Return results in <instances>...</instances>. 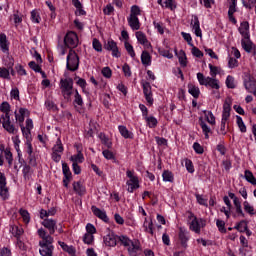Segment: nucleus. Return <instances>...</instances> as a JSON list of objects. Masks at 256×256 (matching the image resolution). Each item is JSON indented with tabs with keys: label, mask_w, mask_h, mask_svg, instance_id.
<instances>
[{
	"label": "nucleus",
	"mask_w": 256,
	"mask_h": 256,
	"mask_svg": "<svg viewBox=\"0 0 256 256\" xmlns=\"http://www.w3.org/2000/svg\"><path fill=\"white\" fill-rule=\"evenodd\" d=\"M145 121L150 129H155L157 127L159 121H157V118L155 116H146Z\"/></svg>",
	"instance_id": "nucleus-36"
},
{
	"label": "nucleus",
	"mask_w": 256,
	"mask_h": 256,
	"mask_svg": "<svg viewBox=\"0 0 256 256\" xmlns=\"http://www.w3.org/2000/svg\"><path fill=\"white\" fill-rule=\"evenodd\" d=\"M203 113L207 123H209L210 125H215L216 121H215V115H213V112L204 110Z\"/></svg>",
	"instance_id": "nucleus-43"
},
{
	"label": "nucleus",
	"mask_w": 256,
	"mask_h": 256,
	"mask_svg": "<svg viewBox=\"0 0 256 256\" xmlns=\"http://www.w3.org/2000/svg\"><path fill=\"white\" fill-rule=\"evenodd\" d=\"M14 115L19 125H23V123L25 122V117H29L31 115V112L27 108H19L18 112H14Z\"/></svg>",
	"instance_id": "nucleus-15"
},
{
	"label": "nucleus",
	"mask_w": 256,
	"mask_h": 256,
	"mask_svg": "<svg viewBox=\"0 0 256 256\" xmlns=\"http://www.w3.org/2000/svg\"><path fill=\"white\" fill-rule=\"evenodd\" d=\"M199 125L202 129L205 139H209V133H211V128L207 125V123H205L203 118H199Z\"/></svg>",
	"instance_id": "nucleus-31"
},
{
	"label": "nucleus",
	"mask_w": 256,
	"mask_h": 256,
	"mask_svg": "<svg viewBox=\"0 0 256 256\" xmlns=\"http://www.w3.org/2000/svg\"><path fill=\"white\" fill-rule=\"evenodd\" d=\"M127 251L129 253L130 256H139L141 255V246L135 244L134 242H132L129 247L127 248Z\"/></svg>",
	"instance_id": "nucleus-24"
},
{
	"label": "nucleus",
	"mask_w": 256,
	"mask_h": 256,
	"mask_svg": "<svg viewBox=\"0 0 256 256\" xmlns=\"http://www.w3.org/2000/svg\"><path fill=\"white\" fill-rule=\"evenodd\" d=\"M58 245H60L61 249H63V251H65L68 255H75V247L69 246L63 241H58Z\"/></svg>",
	"instance_id": "nucleus-28"
},
{
	"label": "nucleus",
	"mask_w": 256,
	"mask_h": 256,
	"mask_svg": "<svg viewBox=\"0 0 256 256\" xmlns=\"http://www.w3.org/2000/svg\"><path fill=\"white\" fill-rule=\"evenodd\" d=\"M241 45L246 53H252L256 49L255 43L251 40V34H244L241 39Z\"/></svg>",
	"instance_id": "nucleus-8"
},
{
	"label": "nucleus",
	"mask_w": 256,
	"mask_h": 256,
	"mask_svg": "<svg viewBox=\"0 0 256 256\" xmlns=\"http://www.w3.org/2000/svg\"><path fill=\"white\" fill-rule=\"evenodd\" d=\"M143 228L145 233H149L152 236L155 235V231L153 230V220H150V222L147 224V218H145Z\"/></svg>",
	"instance_id": "nucleus-37"
},
{
	"label": "nucleus",
	"mask_w": 256,
	"mask_h": 256,
	"mask_svg": "<svg viewBox=\"0 0 256 256\" xmlns=\"http://www.w3.org/2000/svg\"><path fill=\"white\" fill-rule=\"evenodd\" d=\"M162 179L165 182L173 183V181H175V176H173V172L169 170H164L162 173Z\"/></svg>",
	"instance_id": "nucleus-38"
},
{
	"label": "nucleus",
	"mask_w": 256,
	"mask_h": 256,
	"mask_svg": "<svg viewBox=\"0 0 256 256\" xmlns=\"http://www.w3.org/2000/svg\"><path fill=\"white\" fill-rule=\"evenodd\" d=\"M71 51L73 50H70L66 58V69H68V71H77V69H79V55Z\"/></svg>",
	"instance_id": "nucleus-6"
},
{
	"label": "nucleus",
	"mask_w": 256,
	"mask_h": 256,
	"mask_svg": "<svg viewBox=\"0 0 256 256\" xmlns=\"http://www.w3.org/2000/svg\"><path fill=\"white\" fill-rule=\"evenodd\" d=\"M193 57H197L198 59H201L203 57V52L200 51L199 48L192 46V51H191Z\"/></svg>",
	"instance_id": "nucleus-64"
},
{
	"label": "nucleus",
	"mask_w": 256,
	"mask_h": 256,
	"mask_svg": "<svg viewBox=\"0 0 256 256\" xmlns=\"http://www.w3.org/2000/svg\"><path fill=\"white\" fill-rule=\"evenodd\" d=\"M92 47L95 51H97V53H101V51H103V45L101 44V42L97 38L93 39Z\"/></svg>",
	"instance_id": "nucleus-50"
},
{
	"label": "nucleus",
	"mask_w": 256,
	"mask_h": 256,
	"mask_svg": "<svg viewBox=\"0 0 256 256\" xmlns=\"http://www.w3.org/2000/svg\"><path fill=\"white\" fill-rule=\"evenodd\" d=\"M119 235L115 232L110 231L106 236L103 237V241L107 247H117Z\"/></svg>",
	"instance_id": "nucleus-13"
},
{
	"label": "nucleus",
	"mask_w": 256,
	"mask_h": 256,
	"mask_svg": "<svg viewBox=\"0 0 256 256\" xmlns=\"http://www.w3.org/2000/svg\"><path fill=\"white\" fill-rule=\"evenodd\" d=\"M19 213L23 219V222L26 223V225L29 224V222L31 221V214H29V211L21 208L19 210Z\"/></svg>",
	"instance_id": "nucleus-47"
},
{
	"label": "nucleus",
	"mask_w": 256,
	"mask_h": 256,
	"mask_svg": "<svg viewBox=\"0 0 256 256\" xmlns=\"http://www.w3.org/2000/svg\"><path fill=\"white\" fill-rule=\"evenodd\" d=\"M43 227L48 229L50 235H55V231H57V221L53 219L46 218L42 222Z\"/></svg>",
	"instance_id": "nucleus-16"
},
{
	"label": "nucleus",
	"mask_w": 256,
	"mask_h": 256,
	"mask_svg": "<svg viewBox=\"0 0 256 256\" xmlns=\"http://www.w3.org/2000/svg\"><path fill=\"white\" fill-rule=\"evenodd\" d=\"M64 45L68 49H75L79 45V36L74 31H69L64 37Z\"/></svg>",
	"instance_id": "nucleus-7"
},
{
	"label": "nucleus",
	"mask_w": 256,
	"mask_h": 256,
	"mask_svg": "<svg viewBox=\"0 0 256 256\" xmlns=\"http://www.w3.org/2000/svg\"><path fill=\"white\" fill-rule=\"evenodd\" d=\"M178 57V61L181 65V67H187V54L185 53V50H180L178 53H176Z\"/></svg>",
	"instance_id": "nucleus-32"
},
{
	"label": "nucleus",
	"mask_w": 256,
	"mask_h": 256,
	"mask_svg": "<svg viewBox=\"0 0 256 256\" xmlns=\"http://www.w3.org/2000/svg\"><path fill=\"white\" fill-rule=\"evenodd\" d=\"M244 179H246L248 183H251V185H256V178L250 170H245Z\"/></svg>",
	"instance_id": "nucleus-42"
},
{
	"label": "nucleus",
	"mask_w": 256,
	"mask_h": 256,
	"mask_svg": "<svg viewBox=\"0 0 256 256\" xmlns=\"http://www.w3.org/2000/svg\"><path fill=\"white\" fill-rule=\"evenodd\" d=\"M126 177L128 178V180L126 181L128 193H135L136 189H139V187H141V185L139 184V176H137L135 170H127Z\"/></svg>",
	"instance_id": "nucleus-3"
},
{
	"label": "nucleus",
	"mask_w": 256,
	"mask_h": 256,
	"mask_svg": "<svg viewBox=\"0 0 256 256\" xmlns=\"http://www.w3.org/2000/svg\"><path fill=\"white\" fill-rule=\"evenodd\" d=\"M11 232L14 235V237L19 240L21 238V235H23L24 231L23 228H20L19 226H12Z\"/></svg>",
	"instance_id": "nucleus-48"
},
{
	"label": "nucleus",
	"mask_w": 256,
	"mask_h": 256,
	"mask_svg": "<svg viewBox=\"0 0 256 256\" xmlns=\"http://www.w3.org/2000/svg\"><path fill=\"white\" fill-rule=\"evenodd\" d=\"M4 157L8 163V167H13V153L11 152V148H6Z\"/></svg>",
	"instance_id": "nucleus-40"
},
{
	"label": "nucleus",
	"mask_w": 256,
	"mask_h": 256,
	"mask_svg": "<svg viewBox=\"0 0 256 256\" xmlns=\"http://www.w3.org/2000/svg\"><path fill=\"white\" fill-rule=\"evenodd\" d=\"M151 54L148 51L144 50L141 54V63L145 65V67L151 66Z\"/></svg>",
	"instance_id": "nucleus-27"
},
{
	"label": "nucleus",
	"mask_w": 256,
	"mask_h": 256,
	"mask_svg": "<svg viewBox=\"0 0 256 256\" xmlns=\"http://www.w3.org/2000/svg\"><path fill=\"white\" fill-rule=\"evenodd\" d=\"M118 243H121V245H123L124 247L129 248L133 242H132V240H130L129 237H127L125 235H120V236H118Z\"/></svg>",
	"instance_id": "nucleus-41"
},
{
	"label": "nucleus",
	"mask_w": 256,
	"mask_h": 256,
	"mask_svg": "<svg viewBox=\"0 0 256 256\" xmlns=\"http://www.w3.org/2000/svg\"><path fill=\"white\" fill-rule=\"evenodd\" d=\"M101 73H102L103 77H105L106 79H111V77H113V71L111 70V68L109 66L102 68Z\"/></svg>",
	"instance_id": "nucleus-54"
},
{
	"label": "nucleus",
	"mask_w": 256,
	"mask_h": 256,
	"mask_svg": "<svg viewBox=\"0 0 256 256\" xmlns=\"http://www.w3.org/2000/svg\"><path fill=\"white\" fill-rule=\"evenodd\" d=\"M0 111L4 113L0 117V123L2 124L3 129L7 131L10 135H17L19 133V128L15 127L13 123H11V104L9 102H2L0 105Z\"/></svg>",
	"instance_id": "nucleus-1"
},
{
	"label": "nucleus",
	"mask_w": 256,
	"mask_h": 256,
	"mask_svg": "<svg viewBox=\"0 0 256 256\" xmlns=\"http://www.w3.org/2000/svg\"><path fill=\"white\" fill-rule=\"evenodd\" d=\"M189 239H191V234L186 229L180 228L178 231V240L183 249L189 247Z\"/></svg>",
	"instance_id": "nucleus-10"
},
{
	"label": "nucleus",
	"mask_w": 256,
	"mask_h": 256,
	"mask_svg": "<svg viewBox=\"0 0 256 256\" xmlns=\"http://www.w3.org/2000/svg\"><path fill=\"white\" fill-rule=\"evenodd\" d=\"M234 208L231 210L232 217H245V212H243V206L241 205V200L233 202Z\"/></svg>",
	"instance_id": "nucleus-17"
},
{
	"label": "nucleus",
	"mask_w": 256,
	"mask_h": 256,
	"mask_svg": "<svg viewBox=\"0 0 256 256\" xmlns=\"http://www.w3.org/2000/svg\"><path fill=\"white\" fill-rule=\"evenodd\" d=\"M127 21L129 27H131L133 31H139L141 29V22H139V17L130 16L127 18Z\"/></svg>",
	"instance_id": "nucleus-20"
},
{
	"label": "nucleus",
	"mask_w": 256,
	"mask_h": 256,
	"mask_svg": "<svg viewBox=\"0 0 256 256\" xmlns=\"http://www.w3.org/2000/svg\"><path fill=\"white\" fill-rule=\"evenodd\" d=\"M124 47H125L128 55H130V57H132V59H135V50L133 49V45H131L129 42H125Z\"/></svg>",
	"instance_id": "nucleus-53"
},
{
	"label": "nucleus",
	"mask_w": 256,
	"mask_h": 256,
	"mask_svg": "<svg viewBox=\"0 0 256 256\" xmlns=\"http://www.w3.org/2000/svg\"><path fill=\"white\" fill-rule=\"evenodd\" d=\"M188 93L192 95L194 99H199V95H201V90L193 84H188Z\"/></svg>",
	"instance_id": "nucleus-30"
},
{
	"label": "nucleus",
	"mask_w": 256,
	"mask_h": 256,
	"mask_svg": "<svg viewBox=\"0 0 256 256\" xmlns=\"http://www.w3.org/2000/svg\"><path fill=\"white\" fill-rule=\"evenodd\" d=\"M0 78L1 79H10L9 69L5 67H0Z\"/></svg>",
	"instance_id": "nucleus-63"
},
{
	"label": "nucleus",
	"mask_w": 256,
	"mask_h": 256,
	"mask_svg": "<svg viewBox=\"0 0 256 256\" xmlns=\"http://www.w3.org/2000/svg\"><path fill=\"white\" fill-rule=\"evenodd\" d=\"M238 31L242 37H245V35H251V33L249 32V23L247 21H243L240 23Z\"/></svg>",
	"instance_id": "nucleus-29"
},
{
	"label": "nucleus",
	"mask_w": 256,
	"mask_h": 256,
	"mask_svg": "<svg viewBox=\"0 0 256 256\" xmlns=\"http://www.w3.org/2000/svg\"><path fill=\"white\" fill-rule=\"evenodd\" d=\"M51 235L52 234L46 235L44 239L39 242V253L41 256H53V251H55V246H53V242L55 240Z\"/></svg>",
	"instance_id": "nucleus-2"
},
{
	"label": "nucleus",
	"mask_w": 256,
	"mask_h": 256,
	"mask_svg": "<svg viewBox=\"0 0 256 256\" xmlns=\"http://www.w3.org/2000/svg\"><path fill=\"white\" fill-rule=\"evenodd\" d=\"M31 21L32 23H41V15H39L37 10L31 12Z\"/></svg>",
	"instance_id": "nucleus-58"
},
{
	"label": "nucleus",
	"mask_w": 256,
	"mask_h": 256,
	"mask_svg": "<svg viewBox=\"0 0 256 256\" xmlns=\"http://www.w3.org/2000/svg\"><path fill=\"white\" fill-rule=\"evenodd\" d=\"M242 79L246 91H248V93H252V95L256 97V79L254 76L245 72L242 76Z\"/></svg>",
	"instance_id": "nucleus-5"
},
{
	"label": "nucleus",
	"mask_w": 256,
	"mask_h": 256,
	"mask_svg": "<svg viewBox=\"0 0 256 256\" xmlns=\"http://www.w3.org/2000/svg\"><path fill=\"white\" fill-rule=\"evenodd\" d=\"M229 117H231V103L225 101L223 104V112H222V120L224 122L229 121Z\"/></svg>",
	"instance_id": "nucleus-21"
},
{
	"label": "nucleus",
	"mask_w": 256,
	"mask_h": 256,
	"mask_svg": "<svg viewBox=\"0 0 256 256\" xmlns=\"http://www.w3.org/2000/svg\"><path fill=\"white\" fill-rule=\"evenodd\" d=\"M20 128H21L23 137H25V139H26V143H28V141H30V143H31V141H32L31 140V130L25 129V126L23 124H20Z\"/></svg>",
	"instance_id": "nucleus-51"
},
{
	"label": "nucleus",
	"mask_w": 256,
	"mask_h": 256,
	"mask_svg": "<svg viewBox=\"0 0 256 256\" xmlns=\"http://www.w3.org/2000/svg\"><path fill=\"white\" fill-rule=\"evenodd\" d=\"M247 220H241L240 222H238L235 226L234 229H236V231H239V233H245V231H247L248 226Z\"/></svg>",
	"instance_id": "nucleus-33"
},
{
	"label": "nucleus",
	"mask_w": 256,
	"mask_h": 256,
	"mask_svg": "<svg viewBox=\"0 0 256 256\" xmlns=\"http://www.w3.org/2000/svg\"><path fill=\"white\" fill-rule=\"evenodd\" d=\"M73 104L78 105V107H83V105H85V103L83 102V97L81 96V94H79L78 90H75Z\"/></svg>",
	"instance_id": "nucleus-46"
},
{
	"label": "nucleus",
	"mask_w": 256,
	"mask_h": 256,
	"mask_svg": "<svg viewBox=\"0 0 256 256\" xmlns=\"http://www.w3.org/2000/svg\"><path fill=\"white\" fill-rule=\"evenodd\" d=\"M244 211L250 215V217H253V215H256L255 207H253L249 201L243 202Z\"/></svg>",
	"instance_id": "nucleus-35"
},
{
	"label": "nucleus",
	"mask_w": 256,
	"mask_h": 256,
	"mask_svg": "<svg viewBox=\"0 0 256 256\" xmlns=\"http://www.w3.org/2000/svg\"><path fill=\"white\" fill-rule=\"evenodd\" d=\"M104 49L106 51L112 52V57L119 58L121 57V53L119 52V47H117V42L115 40L110 39L104 44Z\"/></svg>",
	"instance_id": "nucleus-11"
},
{
	"label": "nucleus",
	"mask_w": 256,
	"mask_h": 256,
	"mask_svg": "<svg viewBox=\"0 0 256 256\" xmlns=\"http://www.w3.org/2000/svg\"><path fill=\"white\" fill-rule=\"evenodd\" d=\"M62 173L64 175V178L73 179V173H71V168H69V165L65 162H62Z\"/></svg>",
	"instance_id": "nucleus-34"
},
{
	"label": "nucleus",
	"mask_w": 256,
	"mask_h": 256,
	"mask_svg": "<svg viewBox=\"0 0 256 256\" xmlns=\"http://www.w3.org/2000/svg\"><path fill=\"white\" fill-rule=\"evenodd\" d=\"M185 167L188 173H195V166H193V161L190 159L185 160Z\"/></svg>",
	"instance_id": "nucleus-62"
},
{
	"label": "nucleus",
	"mask_w": 256,
	"mask_h": 256,
	"mask_svg": "<svg viewBox=\"0 0 256 256\" xmlns=\"http://www.w3.org/2000/svg\"><path fill=\"white\" fill-rule=\"evenodd\" d=\"M91 211L95 217H98V219H101V221H104V223H109V216H107V212L105 210H101L97 208V206H92Z\"/></svg>",
	"instance_id": "nucleus-19"
},
{
	"label": "nucleus",
	"mask_w": 256,
	"mask_h": 256,
	"mask_svg": "<svg viewBox=\"0 0 256 256\" xmlns=\"http://www.w3.org/2000/svg\"><path fill=\"white\" fill-rule=\"evenodd\" d=\"M189 229L190 231H193V233H196V235H201L199 218H194L192 221H190Z\"/></svg>",
	"instance_id": "nucleus-26"
},
{
	"label": "nucleus",
	"mask_w": 256,
	"mask_h": 256,
	"mask_svg": "<svg viewBox=\"0 0 256 256\" xmlns=\"http://www.w3.org/2000/svg\"><path fill=\"white\" fill-rule=\"evenodd\" d=\"M22 175H23L24 179H28V180L31 179V166L30 165H27V164L24 165L23 170H22Z\"/></svg>",
	"instance_id": "nucleus-52"
},
{
	"label": "nucleus",
	"mask_w": 256,
	"mask_h": 256,
	"mask_svg": "<svg viewBox=\"0 0 256 256\" xmlns=\"http://www.w3.org/2000/svg\"><path fill=\"white\" fill-rule=\"evenodd\" d=\"M65 151V148L63 147V142H61V138H58L56 141V144L52 148V152L61 154Z\"/></svg>",
	"instance_id": "nucleus-39"
},
{
	"label": "nucleus",
	"mask_w": 256,
	"mask_h": 256,
	"mask_svg": "<svg viewBox=\"0 0 256 256\" xmlns=\"http://www.w3.org/2000/svg\"><path fill=\"white\" fill-rule=\"evenodd\" d=\"M216 227H218V231L220 233H227V229L225 228V221L223 220H216Z\"/></svg>",
	"instance_id": "nucleus-61"
},
{
	"label": "nucleus",
	"mask_w": 256,
	"mask_h": 256,
	"mask_svg": "<svg viewBox=\"0 0 256 256\" xmlns=\"http://www.w3.org/2000/svg\"><path fill=\"white\" fill-rule=\"evenodd\" d=\"M100 139H101L102 145H105V147H107V149H111L113 147V142H111V140H109V137L103 135L102 137H100Z\"/></svg>",
	"instance_id": "nucleus-55"
},
{
	"label": "nucleus",
	"mask_w": 256,
	"mask_h": 256,
	"mask_svg": "<svg viewBox=\"0 0 256 256\" xmlns=\"http://www.w3.org/2000/svg\"><path fill=\"white\" fill-rule=\"evenodd\" d=\"M70 161L79 165V163H83L85 161V156H83V153H77L70 157Z\"/></svg>",
	"instance_id": "nucleus-44"
},
{
	"label": "nucleus",
	"mask_w": 256,
	"mask_h": 256,
	"mask_svg": "<svg viewBox=\"0 0 256 256\" xmlns=\"http://www.w3.org/2000/svg\"><path fill=\"white\" fill-rule=\"evenodd\" d=\"M225 83L228 89H235V87H237V85H235V77L231 75L227 76Z\"/></svg>",
	"instance_id": "nucleus-49"
},
{
	"label": "nucleus",
	"mask_w": 256,
	"mask_h": 256,
	"mask_svg": "<svg viewBox=\"0 0 256 256\" xmlns=\"http://www.w3.org/2000/svg\"><path fill=\"white\" fill-rule=\"evenodd\" d=\"M181 36L183 37L184 41L187 42V44L190 47H193V37L189 33L181 32Z\"/></svg>",
	"instance_id": "nucleus-57"
},
{
	"label": "nucleus",
	"mask_w": 256,
	"mask_h": 256,
	"mask_svg": "<svg viewBox=\"0 0 256 256\" xmlns=\"http://www.w3.org/2000/svg\"><path fill=\"white\" fill-rule=\"evenodd\" d=\"M136 39L141 45H147L148 43L147 36L142 31L136 32Z\"/></svg>",
	"instance_id": "nucleus-45"
},
{
	"label": "nucleus",
	"mask_w": 256,
	"mask_h": 256,
	"mask_svg": "<svg viewBox=\"0 0 256 256\" xmlns=\"http://www.w3.org/2000/svg\"><path fill=\"white\" fill-rule=\"evenodd\" d=\"M118 131H119L120 135H122L124 137V139H133L135 137L133 132H131V131H129V129H127V126H123V125L118 126Z\"/></svg>",
	"instance_id": "nucleus-25"
},
{
	"label": "nucleus",
	"mask_w": 256,
	"mask_h": 256,
	"mask_svg": "<svg viewBox=\"0 0 256 256\" xmlns=\"http://www.w3.org/2000/svg\"><path fill=\"white\" fill-rule=\"evenodd\" d=\"M192 21L190 23L192 30L194 31V35L196 37H203V31L201 30V22H199V17L197 15L192 16Z\"/></svg>",
	"instance_id": "nucleus-14"
},
{
	"label": "nucleus",
	"mask_w": 256,
	"mask_h": 256,
	"mask_svg": "<svg viewBox=\"0 0 256 256\" xmlns=\"http://www.w3.org/2000/svg\"><path fill=\"white\" fill-rule=\"evenodd\" d=\"M0 197L3 201L9 199V188H7V177L5 173L0 172Z\"/></svg>",
	"instance_id": "nucleus-9"
},
{
	"label": "nucleus",
	"mask_w": 256,
	"mask_h": 256,
	"mask_svg": "<svg viewBox=\"0 0 256 256\" xmlns=\"http://www.w3.org/2000/svg\"><path fill=\"white\" fill-rule=\"evenodd\" d=\"M142 89H143L144 96L145 95H151L153 93L151 91V83H149V82L142 83Z\"/></svg>",
	"instance_id": "nucleus-56"
},
{
	"label": "nucleus",
	"mask_w": 256,
	"mask_h": 256,
	"mask_svg": "<svg viewBox=\"0 0 256 256\" xmlns=\"http://www.w3.org/2000/svg\"><path fill=\"white\" fill-rule=\"evenodd\" d=\"M60 89L62 91H69L73 89V78H65L60 80Z\"/></svg>",
	"instance_id": "nucleus-22"
},
{
	"label": "nucleus",
	"mask_w": 256,
	"mask_h": 256,
	"mask_svg": "<svg viewBox=\"0 0 256 256\" xmlns=\"http://www.w3.org/2000/svg\"><path fill=\"white\" fill-rule=\"evenodd\" d=\"M83 241L86 245H92L93 241H95V236L93 234H84Z\"/></svg>",
	"instance_id": "nucleus-60"
},
{
	"label": "nucleus",
	"mask_w": 256,
	"mask_h": 256,
	"mask_svg": "<svg viewBox=\"0 0 256 256\" xmlns=\"http://www.w3.org/2000/svg\"><path fill=\"white\" fill-rule=\"evenodd\" d=\"M73 190L80 197H83V195H85V193H87V189L85 188V185H83V183H81V181L73 183Z\"/></svg>",
	"instance_id": "nucleus-23"
},
{
	"label": "nucleus",
	"mask_w": 256,
	"mask_h": 256,
	"mask_svg": "<svg viewBox=\"0 0 256 256\" xmlns=\"http://www.w3.org/2000/svg\"><path fill=\"white\" fill-rule=\"evenodd\" d=\"M138 15H141V8L137 5H133L130 10V17H138Z\"/></svg>",
	"instance_id": "nucleus-59"
},
{
	"label": "nucleus",
	"mask_w": 256,
	"mask_h": 256,
	"mask_svg": "<svg viewBox=\"0 0 256 256\" xmlns=\"http://www.w3.org/2000/svg\"><path fill=\"white\" fill-rule=\"evenodd\" d=\"M197 80L199 82V85H203L204 87H210V89H221V86L219 85V80L217 78L213 77H205V75L201 72L197 73Z\"/></svg>",
	"instance_id": "nucleus-4"
},
{
	"label": "nucleus",
	"mask_w": 256,
	"mask_h": 256,
	"mask_svg": "<svg viewBox=\"0 0 256 256\" xmlns=\"http://www.w3.org/2000/svg\"><path fill=\"white\" fill-rule=\"evenodd\" d=\"M25 145V152L28 155V163L32 167H35V165H37V158H35V154L33 153V144L28 140V142H25Z\"/></svg>",
	"instance_id": "nucleus-12"
},
{
	"label": "nucleus",
	"mask_w": 256,
	"mask_h": 256,
	"mask_svg": "<svg viewBox=\"0 0 256 256\" xmlns=\"http://www.w3.org/2000/svg\"><path fill=\"white\" fill-rule=\"evenodd\" d=\"M9 45H11V42L7 39V34L0 33V50L2 53L9 55Z\"/></svg>",
	"instance_id": "nucleus-18"
}]
</instances>
